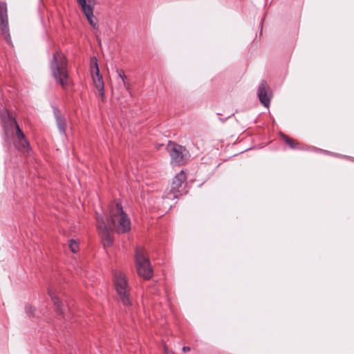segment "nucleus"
Masks as SVG:
<instances>
[{
	"label": "nucleus",
	"mask_w": 354,
	"mask_h": 354,
	"mask_svg": "<svg viewBox=\"0 0 354 354\" xmlns=\"http://www.w3.org/2000/svg\"><path fill=\"white\" fill-rule=\"evenodd\" d=\"M109 214L106 221L97 216V226L104 247L111 245L113 231L125 233L131 229L130 219L118 202L109 205Z\"/></svg>",
	"instance_id": "f257e3e1"
},
{
	"label": "nucleus",
	"mask_w": 354,
	"mask_h": 354,
	"mask_svg": "<svg viewBox=\"0 0 354 354\" xmlns=\"http://www.w3.org/2000/svg\"><path fill=\"white\" fill-rule=\"evenodd\" d=\"M50 70L56 82L65 88L69 84L67 70V62L64 55L61 52L53 54L50 62Z\"/></svg>",
	"instance_id": "f03ea898"
},
{
	"label": "nucleus",
	"mask_w": 354,
	"mask_h": 354,
	"mask_svg": "<svg viewBox=\"0 0 354 354\" xmlns=\"http://www.w3.org/2000/svg\"><path fill=\"white\" fill-rule=\"evenodd\" d=\"M113 283L116 293L124 306L131 304L130 288L126 275L120 271H115L113 274Z\"/></svg>",
	"instance_id": "7ed1b4c3"
},
{
	"label": "nucleus",
	"mask_w": 354,
	"mask_h": 354,
	"mask_svg": "<svg viewBox=\"0 0 354 354\" xmlns=\"http://www.w3.org/2000/svg\"><path fill=\"white\" fill-rule=\"evenodd\" d=\"M135 261L138 274L148 279L152 276V270L146 252L142 247H137L135 251Z\"/></svg>",
	"instance_id": "20e7f679"
},
{
	"label": "nucleus",
	"mask_w": 354,
	"mask_h": 354,
	"mask_svg": "<svg viewBox=\"0 0 354 354\" xmlns=\"http://www.w3.org/2000/svg\"><path fill=\"white\" fill-rule=\"evenodd\" d=\"M167 150L170 155L171 162L173 165H184L190 156L185 147L175 142H169L167 145Z\"/></svg>",
	"instance_id": "39448f33"
},
{
	"label": "nucleus",
	"mask_w": 354,
	"mask_h": 354,
	"mask_svg": "<svg viewBox=\"0 0 354 354\" xmlns=\"http://www.w3.org/2000/svg\"><path fill=\"white\" fill-rule=\"evenodd\" d=\"M185 180V174L183 171L178 173L174 178L171 188L165 192V197L169 200H174L180 196L183 192Z\"/></svg>",
	"instance_id": "423d86ee"
},
{
	"label": "nucleus",
	"mask_w": 354,
	"mask_h": 354,
	"mask_svg": "<svg viewBox=\"0 0 354 354\" xmlns=\"http://www.w3.org/2000/svg\"><path fill=\"white\" fill-rule=\"evenodd\" d=\"M91 72L92 79L95 88L98 90L102 98L104 99V82L102 75L100 74L97 60L93 57L91 59Z\"/></svg>",
	"instance_id": "0eeeda50"
},
{
	"label": "nucleus",
	"mask_w": 354,
	"mask_h": 354,
	"mask_svg": "<svg viewBox=\"0 0 354 354\" xmlns=\"http://www.w3.org/2000/svg\"><path fill=\"white\" fill-rule=\"evenodd\" d=\"M9 124L10 127L12 128L15 131V145L17 147L19 150L21 151L24 153L28 152L29 149L28 142L26 140L24 135L21 131L17 122L14 120L10 118Z\"/></svg>",
	"instance_id": "6e6552de"
},
{
	"label": "nucleus",
	"mask_w": 354,
	"mask_h": 354,
	"mask_svg": "<svg viewBox=\"0 0 354 354\" xmlns=\"http://www.w3.org/2000/svg\"><path fill=\"white\" fill-rule=\"evenodd\" d=\"M78 3L90 25L95 29L97 28V19L93 15V8L95 6V1L78 0Z\"/></svg>",
	"instance_id": "1a4fd4ad"
},
{
	"label": "nucleus",
	"mask_w": 354,
	"mask_h": 354,
	"mask_svg": "<svg viewBox=\"0 0 354 354\" xmlns=\"http://www.w3.org/2000/svg\"><path fill=\"white\" fill-rule=\"evenodd\" d=\"M0 29L1 32L5 35L6 39L7 40L10 39V35L8 34L7 6L5 3H0Z\"/></svg>",
	"instance_id": "9d476101"
},
{
	"label": "nucleus",
	"mask_w": 354,
	"mask_h": 354,
	"mask_svg": "<svg viewBox=\"0 0 354 354\" xmlns=\"http://www.w3.org/2000/svg\"><path fill=\"white\" fill-rule=\"evenodd\" d=\"M258 95L261 104L266 107H268L270 104V97L267 95L266 84L263 82L261 84L258 91Z\"/></svg>",
	"instance_id": "9b49d317"
},
{
	"label": "nucleus",
	"mask_w": 354,
	"mask_h": 354,
	"mask_svg": "<svg viewBox=\"0 0 354 354\" xmlns=\"http://www.w3.org/2000/svg\"><path fill=\"white\" fill-rule=\"evenodd\" d=\"M48 293L50 299H52L55 306L56 307V310L61 315H63L64 313L65 310L61 308L59 298L55 295L54 290L52 288H49L48 290Z\"/></svg>",
	"instance_id": "f8f14e48"
},
{
	"label": "nucleus",
	"mask_w": 354,
	"mask_h": 354,
	"mask_svg": "<svg viewBox=\"0 0 354 354\" xmlns=\"http://www.w3.org/2000/svg\"><path fill=\"white\" fill-rule=\"evenodd\" d=\"M57 126H58V128H59V131L62 133H64L65 129H66V121H65V119H64L62 117L57 116Z\"/></svg>",
	"instance_id": "ddd939ff"
},
{
	"label": "nucleus",
	"mask_w": 354,
	"mask_h": 354,
	"mask_svg": "<svg viewBox=\"0 0 354 354\" xmlns=\"http://www.w3.org/2000/svg\"><path fill=\"white\" fill-rule=\"evenodd\" d=\"M284 140L286 141V142L292 149H295L297 147L298 145V142L294 140V139H292L285 135H283L282 136Z\"/></svg>",
	"instance_id": "4468645a"
},
{
	"label": "nucleus",
	"mask_w": 354,
	"mask_h": 354,
	"mask_svg": "<svg viewBox=\"0 0 354 354\" xmlns=\"http://www.w3.org/2000/svg\"><path fill=\"white\" fill-rule=\"evenodd\" d=\"M69 248L71 252L75 253L79 250V244L75 240L71 239L69 241Z\"/></svg>",
	"instance_id": "2eb2a0df"
},
{
	"label": "nucleus",
	"mask_w": 354,
	"mask_h": 354,
	"mask_svg": "<svg viewBox=\"0 0 354 354\" xmlns=\"http://www.w3.org/2000/svg\"><path fill=\"white\" fill-rule=\"evenodd\" d=\"M118 74L119 77L122 79V82H124V81H127V77L125 75L123 70H118Z\"/></svg>",
	"instance_id": "dca6fc26"
},
{
	"label": "nucleus",
	"mask_w": 354,
	"mask_h": 354,
	"mask_svg": "<svg viewBox=\"0 0 354 354\" xmlns=\"http://www.w3.org/2000/svg\"><path fill=\"white\" fill-rule=\"evenodd\" d=\"M123 84H124V86L125 87V88L127 90V91H129L130 90V84L128 82V81H124L123 82Z\"/></svg>",
	"instance_id": "f3484780"
},
{
	"label": "nucleus",
	"mask_w": 354,
	"mask_h": 354,
	"mask_svg": "<svg viewBox=\"0 0 354 354\" xmlns=\"http://www.w3.org/2000/svg\"><path fill=\"white\" fill-rule=\"evenodd\" d=\"M191 349L189 346H184L183 348V352H187V351H189Z\"/></svg>",
	"instance_id": "a211bd4d"
},
{
	"label": "nucleus",
	"mask_w": 354,
	"mask_h": 354,
	"mask_svg": "<svg viewBox=\"0 0 354 354\" xmlns=\"http://www.w3.org/2000/svg\"><path fill=\"white\" fill-rule=\"evenodd\" d=\"M32 311H33V309H32V307H28V308H27V312H28V313H32Z\"/></svg>",
	"instance_id": "6ab92c4d"
},
{
	"label": "nucleus",
	"mask_w": 354,
	"mask_h": 354,
	"mask_svg": "<svg viewBox=\"0 0 354 354\" xmlns=\"http://www.w3.org/2000/svg\"><path fill=\"white\" fill-rule=\"evenodd\" d=\"M165 354H169L167 348L166 347H165Z\"/></svg>",
	"instance_id": "aec40b11"
}]
</instances>
